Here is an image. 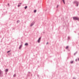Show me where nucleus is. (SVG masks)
<instances>
[{"label":"nucleus","mask_w":79,"mask_h":79,"mask_svg":"<svg viewBox=\"0 0 79 79\" xmlns=\"http://www.w3.org/2000/svg\"><path fill=\"white\" fill-rule=\"evenodd\" d=\"M48 44V43H47V44Z\"/></svg>","instance_id":"20"},{"label":"nucleus","mask_w":79,"mask_h":79,"mask_svg":"<svg viewBox=\"0 0 79 79\" xmlns=\"http://www.w3.org/2000/svg\"><path fill=\"white\" fill-rule=\"evenodd\" d=\"M27 8V6H26L25 7V9H26V8Z\"/></svg>","instance_id":"8"},{"label":"nucleus","mask_w":79,"mask_h":79,"mask_svg":"<svg viewBox=\"0 0 79 79\" xmlns=\"http://www.w3.org/2000/svg\"><path fill=\"white\" fill-rule=\"evenodd\" d=\"M8 71V69H6L5 70V72H7V71Z\"/></svg>","instance_id":"7"},{"label":"nucleus","mask_w":79,"mask_h":79,"mask_svg":"<svg viewBox=\"0 0 79 79\" xmlns=\"http://www.w3.org/2000/svg\"><path fill=\"white\" fill-rule=\"evenodd\" d=\"M1 73V70H0V73Z\"/></svg>","instance_id":"18"},{"label":"nucleus","mask_w":79,"mask_h":79,"mask_svg":"<svg viewBox=\"0 0 79 79\" xmlns=\"http://www.w3.org/2000/svg\"><path fill=\"white\" fill-rule=\"evenodd\" d=\"M68 48V46H67L66 48V49H67V48Z\"/></svg>","instance_id":"14"},{"label":"nucleus","mask_w":79,"mask_h":79,"mask_svg":"<svg viewBox=\"0 0 79 79\" xmlns=\"http://www.w3.org/2000/svg\"><path fill=\"white\" fill-rule=\"evenodd\" d=\"M73 19L74 20H79V19L78 18V17H73Z\"/></svg>","instance_id":"1"},{"label":"nucleus","mask_w":79,"mask_h":79,"mask_svg":"<svg viewBox=\"0 0 79 79\" xmlns=\"http://www.w3.org/2000/svg\"><path fill=\"white\" fill-rule=\"evenodd\" d=\"M71 63H73V61H71L70 62Z\"/></svg>","instance_id":"10"},{"label":"nucleus","mask_w":79,"mask_h":79,"mask_svg":"<svg viewBox=\"0 0 79 79\" xmlns=\"http://www.w3.org/2000/svg\"><path fill=\"white\" fill-rule=\"evenodd\" d=\"M76 61H77V59H76Z\"/></svg>","instance_id":"19"},{"label":"nucleus","mask_w":79,"mask_h":79,"mask_svg":"<svg viewBox=\"0 0 79 79\" xmlns=\"http://www.w3.org/2000/svg\"><path fill=\"white\" fill-rule=\"evenodd\" d=\"M77 2V6H78V4H79V3L77 2Z\"/></svg>","instance_id":"5"},{"label":"nucleus","mask_w":79,"mask_h":79,"mask_svg":"<svg viewBox=\"0 0 79 79\" xmlns=\"http://www.w3.org/2000/svg\"><path fill=\"white\" fill-rule=\"evenodd\" d=\"M25 45H27V46L28 45V44H27V43H26L25 44Z\"/></svg>","instance_id":"6"},{"label":"nucleus","mask_w":79,"mask_h":79,"mask_svg":"<svg viewBox=\"0 0 79 79\" xmlns=\"http://www.w3.org/2000/svg\"><path fill=\"white\" fill-rule=\"evenodd\" d=\"M14 77H16V75H15V74L14 75Z\"/></svg>","instance_id":"15"},{"label":"nucleus","mask_w":79,"mask_h":79,"mask_svg":"<svg viewBox=\"0 0 79 79\" xmlns=\"http://www.w3.org/2000/svg\"><path fill=\"white\" fill-rule=\"evenodd\" d=\"M63 2H64V4H65V3H64V0H62Z\"/></svg>","instance_id":"9"},{"label":"nucleus","mask_w":79,"mask_h":79,"mask_svg":"<svg viewBox=\"0 0 79 79\" xmlns=\"http://www.w3.org/2000/svg\"><path fill=\"white\" fill-rule=\"evenodd\" d=\"M11 52V51H9L7 52V53H9V52Z\"/></svg>","instance_id":"12"},{"label":"nucleus","mask_w":79,"mask_h":79,"mask_svg":"<svg viewBox=\"0 0 79 79\" xmlns=\"http://www.w3.org/2000/svg\"><path fill=\"white\" fill-rule=\"evenodd\" d=\"M41 39V38H40L39 39H38V43H39V42H40V39Z\"/></svg>","instance_id":"2"},{"label":"nucleus","mask_w":79,"mask_h":79,"mask_svg":"<svg viewBox=\"0 0 79 79\" xmlns=\"http://www.w3.org/2000/svg\"><path fill=\"white\" fill-rule=\"evenodd\" d=\"M34 24V23H32L31 25H30V26H32V25Z\"/></svg>","instance_id":"3"},{"label":"nucleus","mask_w":79,"mask_h":79,"mask_svg":"<svg viewBox=\"0 0 79 79\" xmlns=\"http://www.w3.org/2000/svg\"><path fill=\"white\" fill-rule=\"evenodd\" d=\"M35 12H36V10H34V13H35Z\"/></svg>","instance_id":"11"},{"label":"nucleus","mask_w":79,"mask_h":79,"mask_svg":"<svg viewBox=\"0 0 79 79\" xmlns=\"http://www.w3.org/2000/svg\"><path fill=\"white\" fill-rule=\"evenodd\" d=\"M19 5H21V3H19Z\"/></svg>","instance_id":"16"},{"label":"nucleus","mask_w":79,"mask_h":79,"mask_svg":"<svg viewBox=\"0 0 79 79\" xmlns=\"http://www.w3.org/2000/svg\"><path fill=\"white\" fill-rule=\"evenodd\" d=\"M21 6V5H18V7H19V6Z\"/></svg>","instance_id":"13"},{"label":"nucleus","mask_w":79,"mask_h":79,"mask_svg":"<svg viewBox=\"0 0 79 79\" xmlns=\"http://www.w3.org/2000/svg\"><path fill=\"white\" fill-rule=\"evenodd\" d=\"M58 5H57V7H56V8H58Z\"/></svg>","instance_id":"17"},{"label":"nucleus","mask_w":79,"mask_h":79,"mask_svg":"<svg viewBox=\"0 0 79 79\" xmlns=\"http://www.w3.org/2000/svg\"><path fill=\"white\" fill-rule=\"evenodd\" d=\"M23 46L22 45H21L19 47V49H20V48H21V47H22V46Z\"/></svg>","instance_id":"4"}]
</instances>
